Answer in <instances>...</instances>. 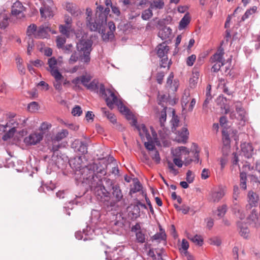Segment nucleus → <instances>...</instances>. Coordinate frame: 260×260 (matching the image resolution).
Here are the masks:
<instances>
[{
    "label": "nucleus",
    "mask_w": 260,
    "mask_h": 260,
    "mask_svg": "<svg viewBox=\"0 0 260 260\" xmlns=\"http://www.w3.org/2000/svg\"><path fill=\"white\" fill-rule=\"evenodd\" d=\"M39 105L36 102H31L28 105L27 109L29 112H35L38 110Z\"/></svg>",
    "instance_id": "obj_50"
},
{
    "label": "nucleus",
    "mask_w": 260,
    "mask_h": 260,
    "mask_svg": "<svg viewBox=\"0 0 260 260\" xmlns=\"http://www.w3.org/2000/svg\"><path fill=\"white\" fill-rule=\"evenodd\" d=\"M171 122L172 124V129L175 131L176 128L178 126L179 123V120L178 117L174 115Z\"/></svg>",
    "instance_id": "obj_58"
},
{
    "label": "nucleus",
    "mask_w": 260,
    "mask_h": 260,
    "mask_svg": "<svg viewBox=\"0 0 260 260\" xmlns=\"http://www.w3.org/2000/svg\"><path fill=\"white\" fill-rule=\"evenodd\" d=\"M259 220L257 211L254 208L251 210L250 214L247 218V220H248L249 224L256 226L259 223Z\"/></svg>",
    "instance_id": "obj_23"
},
{
    "label": "nucleus",
    "mask_w": 260,
    "mask_h": 260,
    "mask_svg": "<svg viewBox=\"0 0 260 260\" xmlns=\"http://www.w3.org/2000/svg\"><path fill=\"white\" fill-rule=\"evenodd\" d=\"M102 18H100L99 16H96L95 18H90L86 20V25L88 28L91 31H98L100 32V30L102 27H104L106 25V18L104 16H101Z\"/></svg>",
    "instance_id": "obj_5"
},
{
    "label": "nucleus",
    "mask_w": 260,
    "mask_h": 260,
    "mask_svg": "<svg viewBox=\"0 0 260 260\" xmlns=\"http://www.w3.org/2000/svg\"><path fill=\"white\" fill-rule=\"evenodd\" d=\"M186 179L188 183L193 182L194 179V175L190 170H188L187 172Z\"/></svg>",
    "instance_id": "obj_61"
},
{
    "label": "nucleus",
    "mask_w": 260,
    "mask_h": 260,
    "mask_svg": "<svg viewBox=\"0 0 260 260\" xmlns=\"http://www.w3.org/2000/svg\"><path fill=\"white\" fill-rule=\"evenodd\" d=\"M190 240L194 243L201 246L203 243V240L201 236L196 235L190 238Z\"/></svg>",
    "instance_id": "obj_51"
},
{
    "label": "nucleus",
    "mask_w": 260,
    "mask_h": 260,
    "mask_svg": "<svg viewBox=\"0 0 260 260\" xmlns=\"http://www.w3.org/2000/svg\"><path fill=\"white\" fill-rule=\"evenodd\" d=\"M196 59V56L195 55H191L188 56L186 59V64L188 66H192Z\"/></svg>",
    "instance_id": "obj_62"
},
{
    "label": "nucleus",
    "mask_w": 260,
    "mask_h": 260,
    "mask_svg": "<svg viewBox=\"0 0 260 260\" xmlns=\"http://www.w3.org/2000/svg\"><path fill=\"white\" fill-rule=\"evenodd\" d=\"M66 42L65 37L58 36L56 38V45L58 48H62Z\"/></svg>",
    "instance_id": "obj_48"
},
{
    "label": "nucleus",
    "mask_w": 260,
    "mask_h": 260,
    "mask_svg": "<svg viewBox=\"0 0 260 260\" xmlns=\"http://www.w3.org/2000/svg\"><path fill=\"white\" fill-rule=\"evenodd\" d=\"M199 76V73L196 72L193 73L192 76L189 79V84L191 87H194L198 83Z\"/></svg>",
    "instance_id": "obj_35"
},
{
    "label": "nucleus",
    "mask_w": 260,
    "mask_h": 260,
    "mask_svg": "<svg viewBox=\"0 0 260 260\" xmlns=\"http://www.w3.org/2000/svg\"><path fill=\"white\" fill-rule=\"evenodd\" d=\"M106 173V170L100 162H93L83 168L79 173H75V175L80 176L78 179L90 186L95 183L98 178H101Z\"/></svg>",
    "instance_id": "obj_2"
},
{
    "label": "nucleus",
    "mask_w": 260,
    "mask_h": 260,
    "mask_svg": "<svg viewBox=\"0 0 260 260\" xmlns=\"http://www.w3.org/2000/svg\"><path fill=\"white\" fill-rule=\"evenodd\" d=\"M49 32H51L53 34H56L55 31L51 30L49 24H45L44 25H42L37 29V31L35 34V38H48L49 37Z\"/></svg>",
    "instance_id": "obj_12"
},
{
    "label": "nucleus",
    "mask_w": 260,
    "mask_h": 260,
    "mask_svg": "<svg viewBox=\"0 0 260 260\" xmlns=\"http://www.w3.org/2000/svg\"><path fill=\"white\" fill-rule=\"evenodd\" d=\"M144 145L145 148L150 152L154 151L156 149L155 148V144L152 140V138H151L150 140H146L144 141Z\"/></svg>",
    "instance_id": "obj_38"
},
{
    "label": "nucleus",
    "mask_w": 260,
    "mask_h": 260,
    "mask_svg": "<svg viewBox=\"0 0 260 260\" xmlns=\"http://www.w3.org/2000/svg\"><path fill=\"white\" fill-rule=\"evenodd\" d=\"M168 168L171 171V172L174 175H177L178 174V171L177 169H176L174 167V166L172 162L170 161H168L167 162Z\"/></svg>",
    "instance_id": "obj_64"
},
{
    "label": "nucleus",
    "mask_w": 260,
    "mask_h": 260,
    "mask_svg": "<svg viewBox=\"0 0 260 260\" xmlns=\"http://www.w3.org/2000/svg\"><path fill=\"white\" fill-rule=\"evenodd\" d=\"M129 113L132 115V118H127L126 115L124 114L125 116V117L127 120H132L131 124L132 125H135L139 132V135L143 141H145L146 140H150L151 139V136L150 135L147 128L145 126L144 124H142L139 125H137V120L135 118L134 115L132 114V113L129 110Z\"/></svg>",
    "instance_id": "obj_6"
},
{
    "label": "nucleus",
    "mask_w": 260,
    "mask_h": 260,
    "mask_svg": "<svg viewBox=\"0 0 260 260\" xmlns=\"http://www.w3.org/2000/svg\"><path fill=\"white\" fill-rule=\"evenodd\" d=\"M25 8L19 1H16L12 7L11 14L18 19H22L25 17Z\"/></svg>",
    "instance_id": "obj_11"
},
{
    "label": "nucleus",
    "mask_w": 260,
    "mask_h": 260,
    "mask_svg": "<svg viewBox=\"0 0 260 260\" xmlns=\"http://www.w3.org/2000/svg\"><path fill=\"white\" fill-rule=\"evenodd\" d=\"M92 42L89 40L82 39L77 43V51L81 54L80 60L85 64H88L90 61V52L91 51Z\"/></svg>",
    "instance_id": "obj_3"
},
{
    "label": "nucleus",
    "mask_w": 260,
    "mask_h": 260,
    "mask_svg": "<svg viewBox=\"0 0 260 260\" xmlns=\"http://www.w3.org/2000/svg\"><path fill=\"white\" fill-rule=\"evenodd\" d=\"M190 18L188 14H186L181 19L178 28L179 30H182L185 28L190 22Z\"/></svg>",
    "instance_id": "obj_29"
},
{
    "label": "nucleus",
    "mask_w": 260,
    "mask_h": 260,
    "mask_svg": "<svg viewBox=\"0 0 260 260\" xmlns=\"http://www.w3.org/2000/svg\"><path fill=\"white\" fill-rule=\"evenodd\" d=\"M171 34L172 29L169 27L165 26L159 30L158 36L162 40H164L169 38Z\"/></svg>",
    "instance_id": "obj_26"
},
{
    "label": "nucleus",
    "mask_w": 260,
    "mask_h": 260,
    "mask_svg": "<svg viewBox=\"0 0 260 260\" xmlns=\"http://www.w3.org/2000/svg\"><path fill=\"white\" fill-rule=\"evenodd\" d=\"M237 225L241 236L243 237L244 238H247L249 234V230L247 223L245 222L237 221Z\"/></svg>",
    "instance_id": "obj_18"
},
{
    "label": "nucleus",
    "mask_w": 260,
    "mask_h": 260,
    "mask_svg": "<svg viewBox=\"0 0 260 260\" xmlns=\"http://www.w3.org/2000/svg\"><path fill=\"white\" fill-rule=\"evenodd\" d=\"M68 135V131L62 129L60 132H57L54 136H52L49 143L51 151L55 152L58 150L61 146L60 142L67 138Z\"/></svg>",
    "instance_id": "obj_4"
},
{
    "label": "nucleus",
    "mask_w": 260,
    "mask_h": 260,
    "mask_svg": "<svg viewBox=\"0 0 260 260\" xmlns=\"http://www.w3.org/2000/svg\"><path fill=\"white\" fill-rule=\"evenodd\" d=\"M234 207H233V211L236 216L239 220L238 221H241V222H243V220L245 219V215L243 212L241 207L239 206L237 203H235L234 202Z\"/></svg>",
    "instance_id": "obj_24"
},
{
    "label": "nucleus",
    "mask_w": 260,
    "mask_h": 260,
    "mask_svg": "<svg viewBox=\"0 0 260 260\" xmlns=\"http://www.w3.org/2000/svg\"><path fill=\"white\" fill-rule=\"evenodd\" d=\"M101 233L99 229H91L89 226H87L86 230H83L82 232L79 231L75 233V237L78 240H83L87 241L93 239L94 235H99Z\"/></svg>",
    "instance_id": "obj_7"
},
{
    "label": "nucleus",
    "mask_w": 260,
    "mask_h": 260,
    "mask_svg": "<svg viewBox=\"0 0 260 260\" xmlns=\"http://www.w3.org/2000/svg\"><path fill=\"white\" fill-rule=\"evenodd\" d=\"M80 59V57H79L77 55L76 52H74L71 56L69 60V63L70 64H73L77 61L78 59Z\"/></svg>",
    "instance_id": "obj_60"
},
{
    "label": "nucleus",
    "mask_w": 260,
    "mask_h": 260,
    "mask_svg": "<svg viewBox=\"0 0 260 260\" xmlns=\"http://www.w3.org/2000/svg\"><path fill=\"white\" fill-rule=\"evenodd\" d=\"M101 215L99 211L93 210L91 213V221L93 223L96 224L100 218Z\"/></svg>",
    "instance_id": "obj_36"
},
{
    "label": "nucleus",
    "mask_w": 260,
    "mask_h": 260,
    "mask_svg": "<svg viewBox=\"0 0 260 260\" xmlns=\"http://www.w3.org/2000/svg\"><path fill=\"white\" fill-rule=\"evenodd\" d=\"M136 234V241L140 243H143L145 242V234L142 231H138Z\"/></svg>",
    "instance_id": "obj_45"
},
{
    "label": "nucleus",
    "mask_w": 260,
    "mask_h": 260,
    "mask_svg": "<svg viewBox=\"0 0 260 260\" xmlns=\"http://www.w3.org/2000/svg\"><path fill=\"white\" fill-rule=\"evenodd\" d=\"M112 194L114 197L116 199V201H120L123 198V194L118 185H115L112 186Z\"/></svg>",
    "instance_id": "obj_27"
},
{
    "label": "nucleus",
    "mask_w": 260,
    "mask_h": 260,
    "mask_svg": "<svg viewBox=\"0 0 260 260\" xmlns=\"http://www.w3.org/2000/svg\"><path fill=\"white\" fill-rule=\"evenodd\" d=\"M164 5L162 0H154L150 3V7L152 10L162 9Z\"/></svg>",
    "instance_id": "obj_32"
},
{
    "label": "nucleus",
    "mask_w": 260,
    "mask_h": 260,
    "mask_svg": "<svg viewBox=\"0 0 260 260\" xmlns=\"http://www.w3.org/2000/svg\"><path fill=\"white\" fill-rule=\"evenodd\" d=\"M169 50V47L163 42L157 46V54L159 58L168 57L167 54Z\"/></svg>",
    "instance_id": "obj_22"
},
{
    "label": "nucleus",
    "mask_w": 260,
    "mask_h": 260,
    "mask_svg": "<svg viewBox=\"0 0 260 260\" xmlns=\"http://www.w3.org/2000/svg\"><path fill=\"white\" fill-rule=\"evenodd\" d=\"M225 193L224 188L219 187L211 191L209 194V200L214 203H217L224 197Z\"/></svg>",
    "instance_id": "obj_14"
},
{
    "label": "nucleus",
    "mask_w": 260,
    "mask_h": 260,
    "mask_svg": "<svg viewBox=\"0 0 260 260\" xmlns=\"http://www.w3.org/2000/svg\"><path fill=\"white\" fill-rule=\"evenodd\" d=\"M167 108L165 107L160 113V117L159 118V121L161 127H165V123L166 121L167 118Z\"/></svg>",
    "instance_id": "obj_37"
},
{
    "label": "nucleus",
    "mask_w": 260,
    "mask_h": 260,
    "mask_svg": "<svg viewBox=\"0 0 260 260\" xmlns=\"http://www.w3.org/2000/svg\"><path fill=\"white\" fill-rule=\"evenodd\" d=\"M43 135V132L32 133L25 138L24 142L27 145H36L42 140Z\"/></svg>",
    "instance_id": "obj_13"
},
{
    "label": "nucleus",
    "mask_w": 260,
    "mask_h": 260,
    "mask_svg": "<svg viewBox=\"0 0 260 260\" xmlns=\"http://www.w3.org/2000/svg\"><path fill=\"white\" fill-rule=\"evenodd\" d=\"M241 153L246 158H250L253 154V149L250 143H243L241 145Z\"/></svg>",
    "instance_id": "obj_20"
},
{
    "label": "nucleus",
    "mask_w": 260,
    "mask_h": 260,
    "mask_svg": "<svg viewBox=\"0 0 260 260\" xmlns=\"http://www.w3.org/2000/svg\"><path fill=\"white\" fill-rule=\"evenodd\" d=\"M161 59L160 60V66L161 68H166L167 67L169 68L171 65V61L168 60V57H164L160 58Z\"/></svg>",
    "instance_id": "obj_53"
},
{
    "label": "nucleus",
    "mask_w": 260,
    "mask_h": 260,
    "mask_svg": "<svg viewBox=\"0 0 260 260\" xmlns=\"http://www.w3.org/2000/svg\"><path fill=\"white\" fill-rule=\"evenodd\" d=\"M69 164L72 168L75 171V173H79L88 164L87 159L85 156H77L69 160Z\"/></svg>",
    "instance_id": "obj_8"
},
{
    "label": "nucleus",
    "mask_w": 260,
    "mask_h": 260,
    "mask_svg": "<svg viewBox=\"0 0 260 260\" xmlns=\"http://www.w3.org/2000/svg\"><path fill=\"white\" fill-rule=\"evenodd\" d=\"M55 185L53 184H51L49 185H45L41 186L39 188V191L40 192H41L42 191H44V192H46V191H51L53 190L55 188Z\"/></svg>",
    "instance_id": "obj_54"
},
{
    "label": "nucleus",
    "mask_w": 260,
    "mask_h": 260,
    "mask_svg": "<svg viewBox=\"0 0 260 260\" xmlns=\"http://www.w3.org/2000/svg\"><path fill=\"white\" fill-rule=\"evenodd\" d=\"M222 142L224 146H229L231 142L229 135L225 131H222Z\"/></svg>",
    "instance_id": "obj_46"
},
{
    "label": "nucleus",
    "mask_w": 260,
    "mask_h": 260,
    "mask_svg": "<svg viewBox=\"0 0 260 260\" xmlns=\"http://www.w3.org/2000/svg\"><path fill=\"white\" fill-rule=\"evenodd\" d=\"M95 183L93 184V185L90 186L89 187L91 189H94L95 194L98 198H100L102 200L105 198L109 197L110 192L106 189L105 186L102 184V179L98 178L97 181Z\"/></svg>",
    "instance_id": "obj_9"
},
{
    "label": "nucleus",
    "mask_w": 260,
    "mask_h": 260,
    "mask_svg": "<svg viewBox=\"0 0 260 260\" xmlns=\"http://www.w3.org/2000/svg\"><path fill=\"white\" fill-rule=\"evenodd\" d=\"M152 238L153 240H157L158 241L164 240L166 238V234L164 232L157 233L153 236Z\"/></svg>",
    "instance_id": "obj_49"
},
{
    "label": "nucleus",
    "mask_w": 260,
    "mask_h": 260,
    "mask_svg": "<svg viewBox=\"0 0 260 260\" xmlns=\"http://www.w3.org/2000/svg\"><path fill=\"white\" fill-rule=\"evenodd\" d=\"M178 135L179 137H180V140L179 141L180 142L185 143L188 139L189 132L187 128L185 127H184L182 128L181 131H178Z\"/></svg>",
    "instance_id": "obj_31"
},
{
    "label": "nucleus",
    "mask_w": 260,
    "mask_h": 260,
    "mask_svg": "<svg viewBox=\"0 0 260 260\" xmlns=\"http://www.w3.org/2000/svg\"><path fill=\"white\" fill-rule=\"evenodd\" d=\"M53 5L51 6L48 4H45L43 7L40 8V13L42 17L45 18L52 17L53 15Z\"/></svg>",
    "instance_id": "obj_21"
},
{
    "label": "nucleus",
    "mask_w": 260,
    "mask_h": 260,
    "mask_svg": "<svg viewBox=\"0 0 260 260\" xmlns=\"http://www.w3.org/2000/svg\"><path fill=\"white\" fill-rule=\"evenodd\" d=\"M55 79L54 82H53V86L55 89L61 91L62 89V82L64 79L63 76L62 75L61 73L55 74L51 75Z\"/></svg>",
    "instance_id": "obj_25"
},
{
    "label": "nucleus",
    "mask_w": 260,
    "mask_h": 260,
    "mask_svg": "<svg viewBox=\"0 0 260 260\" xmlns=\"http://www.w3.org/2000/svg\"><path fill=\"white\" fill-rule=\"evenodd\" d=\"M152 159L156 163L159 164L160 161V157L158 151L155 149L149 153Z\"/></svg>",
    "instance_id": "obj_44"
},
{
    "label": "nucleus",
    "mask_w": 260,
    "mask_h": 260,
    "mask_svg": "<svg viewBox=\"0 0 260 260\" xmlns=\"http://www.w3.org/2000/svg\"><path fill=\"white\" fill-rule=\"evenodd\" d=\"M209 243L211 245L219 246L221 243V239L217 237H213L209 240Z\"/></svg>",
    "instance_id": "obj_57"
},
{
    "label": "nucleus",
    "mask_w": 260,
    "mask_h": 260,
    "mask_svg": "<svg viewBox=\"0 0 260 260\" xmlns=\"http://www.w3.org/2000/svg\"><path fill=\"white\" fill-rule=\"evenodd\" d=\"M224 54V49L222 47H220L217 51L211 57V62L212 63H218L220 65H224L225 61L223 57Z\"/></svg>",
    "instance_id": "obj_16"
},
{
    "label": "nucleus",
    "mask_w": 260,
    "mask_h": 260,
    "mask_svg": "<svg viewBox=\"0 0 260 260\" xmlns=\"http://www.w3.org/2000/svg\"><path fill=\"white\" fill-rule=\"evenodd\" d=\"M152 10V9H150V7H149V9L144 10L142 13V18L145 20L149 19L153 15Z\"/></svg>",
    "instance_id": "obj_42"
},
{
    "label": "nucleus",
    "mask_w": 260,
    "mask_h": 260,
    "mask_svg": "<svg viewBox=\"0 0 260 260\" xmlns=\"http://www.w3.org/2000/svg\"><path fill=\"white\" fill-rule=\"evenodd\" d=\"M66 9L67 11L71 14H74L76 13V10L74 5L70 3H67L66 4Z\"/></svg>",
    "instance_id": "obj_56"
},
{
    "label": "nucleus",
    "mask_w": 260,
    "mask_h": 260,
    "mask_svg": "<svg viewBox=\"0 0 260 260\" xmlns=\"http://www.w3.org/2000/svg\"><path fill=\"white\" fill-rule=\"evenodd\" d=\"M240 186L243 190H246L247 188L246 181H247V175L245 172H241L240 175Z\"/></svg>",
    "instance_id": "obj_34"
},
{
    "label": "nucleus",
    "mask_w": 260,
    "mask_h": 260,
    "mask_svg": "<svg viewBox=\"0 0 260 260\" xmlns=\"http://www.w3.org/2000/svg\"><path fill=\"white\" fill-rule=\"evenodd\" d=\"M72 148L76 152H78L82 154L87 152V144L86 142L82 141L79 139L75 140L71 144Z\"/></svg>",
    "instance_id": "obj_15"
},
{
    "label": "nucleus",
    "mask_w": 260,
    "mask_h": 260,
    "mask_svg": "<svg viewBox=\"0 0 260 260\" xmlns=\"http://www.w3.org/2000/svg\"><path fill=\"white\" fill-rule=\"evenodd\" d=\"M86 88L102 95L105 99L109 108H112L113 105L115 104L120 113L126 115L127 118H132V115L130 114L129 109L125 106L120 100H118L114 92L110 89H106L103 84L101 83L99 85L97 80L94 79L92 81Z\"/></svg>",
    "instance_id": "obj_1"
},
{
    "label": "nucleus",
    "mask_w": 260,
    "mask_h": 260,
    "mask_svg": "<svg viewBox=\"0 0 260 260\" xmlns=\"http://www.w3.org/2000/svg\"><path fill=\"white\" fill-rule=\"evenodd\" d=\"M140 209L137 205H134L132 208V210L128 212V216L131 219H136L140 216Z\"/></svg>",
    "instance_id": "obj_28"
},
{
    "label": "nucleus",
    "mask_w": 260,
    "mask_h": 260,
    "mask_svg": "<svg viewBox=\"0 0 260 260\" xmlns=\"http://www.w3.org/2000/svg\"><path fill=\"white\" fill-rule=\"evenodd\" d=\"M59 29L60 33L64 35L67 38H69L70 37L71 26L60 25L59 27Z\"/></svg>",
    "instance_id": "obj_40"
},
{
    "label": "nucleus",
    "mask_w": 260,
    "mask_h": 260,
    "mask_svg": "<svg viewBox=\"0 0 260 260\" xmlns=\"http://www.w3.org/2000/svg\"><path fill=\"white\" fill-rule=\"evenodd\" d=\"M91 78L90 77L82 76L81 77V83L86 87L88 86Z\"/></svg>",
    "instance_id": "obj_63"
},
{
    "label": "nucleus",
    "mask_w": 260,
    "mask_h": 260,
    "mask_svg": "<svg viewBox=\"0 0 260 260\" xmlns=\"http://www.w3.org/2000/svg\"><path fill=\"white\" fill-rule=\"evenodd\" d=\"M248 204L246 206L247 208H250L256 207L258 204L259 200L258 196L253 191H249L248 194Z\"/></svg>",
    "instance_id": "obj_19"
},
{
    "label": "nucleus",
    "mask_w": 260,
    "mask_h": 260,
    "mask_svg": "<svg viewBox=\"0 0 260 260\" xmlns=\"http://www.w3.org/2000/svg\"><path fill=\"white\" fill-rule=\"evenodd\" d=\"M256 10H257V7L256 6H253L250 9L247 10L245 12V14L242 17V18H241L242 20L244 21L245 20H246V19L249 18V17L251 15L255 13V12L256 11Z\"/></svg>",
    "instance_id": "obj_41"
},
{
    "label": "nucleus",
    "mask_w": 260,
    "mask_h": 260,
    "mask_svg": "<svg viewBox=\"0 0 260 260\" xmlns=\"http://www.w3.org/2000/svg\"><path fill=\"white\" fill-rule=\"evenodd\" d=\"M101 111L102 113L105 115V116L112 123H115L116 122V119L115 115L110 112V111H108L106 108H102L101 109Z\"/></svg>",
    "instance_id": "obj_33"
},
{
    "label": "nucleus",
    "mask_w": 260,
    "mask_h": 260,
    "mask_svg": "<svg viewBox=\"0 0 260 260\" xmlns=\"http://www.w3.org/2000/svg\"><path fill=\"white\" fill-rule=\"evenodd\" d=\"M37 25L35 24H31L30 25H29L27 28V31H26L27 35L29 37H30L32 35H34V37H35V34L37 31Z\"/></svg>",
    "instance_id": "obj_39"
},
{
    "label": "nucleus",
    "mask_w": 260,
    "mask_h": 260,
    "mask_svg": "<svg viewBox=\"0 0 260 260\" xmlns=\"http://www.w3.org/2000/svg\"><path fill=\"white\" fill-rule=\"evenodd\" d=\"M82 113V109L79 106H76L72 111V114L76 116H79Z\"/></svg>",
    "instance_id": "obj_59"
},
{
    "label": "nucleus",
    "mask_w": 260,
    "mask_h": 260,
    "mask_svg": "<svg viewBox=\"0 0 260 260\" xmlns=\"http://www.w3.org/2000/svg\"><path fill=\"white\" fill-rule=\"evenodd\" d=\"M142 186L140 182L137 181L134 183L133 186L130 189L131 194L135 193L142 190Z\"/></svg>",
    "instance_id": "obj_43"
},
{
    "label": "nucleus",
    "mask_w": 260,
    "mask_h": 260,
    "mask_svg": "<svg viewBox=\"0 0 260 260\" xmlns=\"http://www.w3.org/2000/svg\"><path fill=\"white\" fill-rule=\"evenodd\" d=\"M227 211V206L226 205H222L219 206L217 209V215L220 217H222L225 215Z\"/></svg>",
    "instance_id": "obj_47"
},
{
    "label": "nucleus",
    "mask_w": 260,
    "mask_h": 260,
    "mask_svg": "<svg viewBox=\"0 0 260 260\" xmlns=\"http://www.w3.org/2000/svg\"><path fill=\"white\" fill-rule=\"evenodd\" d=\"M108 30L104 29L102 27L100 30V34L102 35V38L105 42L112 41L114 38V32L115 31V25L113 22L109 21L108 23Z\"/></svg>",
    "instance_id": "obj_10"
},
{
    "label": "nucleus",
    "mask_w": 260,
    "mask_h": 260,
    "mask_svg": "<svg viewBox=\"0 0 260 260\" xmlns=\"http://www.w3.org/2000/svg\"><path fill=\"white\" fill-rule=\"evenodd\" d=\"M49 71L51 75L60 73L57 67V60L55 57H52L48 60Z\"/></svg>",
    "instance_id": "obj_17"
},
{
    "label": "nucleus",
    "mask_w": 260,
    "mask_h": 260,
    "mask_svg": "<svg viewBox=\"0 0 260 260\" xmlns=\"http://www.w3.org/2000/svg\"><path fill=\"white\" fill-rule=\"evenodd\" d=\"M239 194H240V190H239L238 186L237 185H234V188H233V198L234 200L233 202H234L235 203H237L236 201H237V200L239 198Z\"/></svg>",
    "instance_id": "obj_55"
},
{
    "label": "nucleus",
    "mask_w": 260,
    "mask_h": 260,
    "mask_svg": "<svg viewBox=\"0 0 260 260\" xmlns=\"http://www.w3.org/2000/svg\"><path fill=\"white\" fill-rule=\"evenodd\" d=\"M16 132V128L15 127L11 128L8 133L5 134L3 137V139L4 141H6L8 139L12 137Z\"/></svg>",
    "instance_id": "obj_52"
},
{
    "label": "nucleus",
    "mask_w": 260,
    "mask_h": 260,
    "mask_svg": "<svg viewBox=\"0 0 260 260\" xmlns=\"http://www.w3.org/2000/svg\"><path fill=\"white\" fill-rule=\"evenodd\" d=\"M9 17L5 13H0V28L5 29L9 25Z\"/></svg>",
    "instance_id": "obj_30"
}]
</instances>
